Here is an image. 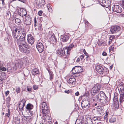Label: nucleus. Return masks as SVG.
Masks as SVG:
<instances>
[{
	"instance_id": "1",
	"label": "nucleus",
	"mask_w": 124,
	"mask_h": 124,
	"mask_svg": "<svg viewBox=\"0 0 124 124\" xmlns=\"http://www.w3.org/2000/svg\"><path fill=\"white\" fill-rule=\"evenodd\" d=\"M106 97L104 92L100 91L97 95H94L92 97L93 101L94 102H99L101 99H102Z\"/></svg>"
},
{
	"instance_id": "2",
	"label": "nucleus",
	"mask_w": 124,
	"mask_h": 124,
	"mask_svg": "<svg viewBox=\"0 0 124 124\" xmlns=\"http://www.w3.org/2000/svg\"><path fill=\"white\" fill-rule=\"evenodd\" d=\"M83 71V68L81 67L76 66L72 69L71 72L73 74V77H76L79 76L80 73Z\"/></svg>"
},
{
	"instance_id": "3",
	"label": "nucleus",
	"mask_w": 124,
	"mask_h": 124,
	"mask_svg": "<svg viewBox=\"0 0 124 124\" xmlns=\"http://www.w3.org/2000/svg\"><path fill=\"white\" fill-rule=\"evenodd\" d=\"M118 89L120 93L119 101L120 104H124V88L123 85L120 86Z\"/></svg>"
},
{
	"instance_id": "4",
	"label": "nucleus",
	"mask_w": 124,
	"mask_h": 124,
	"mask_svg": "<svg viewBox=\"0 0 124 124\" xmlns=\"http://www.w3.org/2000/svg\"><path fill=\"white\" fill-rule=\"evenodd\" d=\"M21 30L19 29L18 28H16L15 30H13L12 32V35L14 40L15 42H17L20 36V33Z\"/></svg>"
},
{
	"instance_id": "5",
	"label": "nucleus",
	"mask_w": 124,
	"mask_h": 124,
	"mask_svg": "<svg viewBox=\"0 0 124 124\" xmlns=\"http://www.w3.org/2000/svg\"><path fill=\"white\" fill-rule=\"evenodd\" d=\"M102 85H101L97 84L91 90V94L93 95H95V94L98 93Z\"/></svg>"
},
{
	"instance_id": "6",
	"label": "nucleus",
	"mask_w": 124,
	"mask_h": 124,
	"mask_svg": "<svg viewBox=\"0 0 124 124\" xmlns=\"http://www.w3.org/2000/svg\"><path fill=\"white\" fill-rule=\"evenodd\" d=\"M41 106L43 116H46V114L48 111V106L45 102H43L41 103Z\"/></svg>"
},
{
	"instance_id": "7",
	"label": "nucleus",
	"mask_w": 124,
	"mask_h": 124,
	"mask_svg": "<svg viewBox=\"0 0 124 124\" xmlns=\"http://www.w3.org/2000/svg\"><path fill=\"white\" fill-rule=\"evenodd\" d=\"M98 2L104 7L108 8L110 5L111 2L110 0H99Z\"/></svg>"
},
{
	"instance_id": "8",
	"label": "nucleus",
	"mask_w": 124,
	"mask_h": 124,
	"mask_svg": "<svg viewBox=\"0 0 124 124\" xmlns=\"http://www.w3.org/2000/svg\"><path fill=\"white\" fill-rule=\"evenodd\" d=\"M82 107L84 108H88L91 106L93 107V105L90 104V102L88 100H83L81 103Z\"/></svg>"
},
{
	"instance_id": "9",
	"label": "nucleus",
	"mask_w": 124,
	"mask_h": 124,
	"mask_svg": "<svg viewBox=\"0 0 124 124\" xmlns=\"http://www.w3.org/2000/svg\"><path fill=\"white\" fill-rule=\"evenodd\" d=\"M114 96L113 98V106L115 108H117L119 107V102L118 100V97L117 96L115 95H114Z\"/></svg>"
},
{
	"instance_id": "10",
	"label": "nucleus",
	"mask_w": 124,
	"mask_h": 124,
	"mask_svg": "<svg viewBox=\"0 0 124 124\" xmlns=\"http://www.w3.org/2000/svg\"><path fill=\"white\" fill-rule=\"evenodd\" d=\"M17 42L19 46H26L28 45L27 44L26 42L25 38H19L17 42Z\"/></svg>"
},
{
	"instance_id": "11",
	"label": "nucleus",
	"mask_w": 124,
	"mask_h": 124,
	"mask_svg": "<svg viewBox=\"0 0 124 124\" xmlns=\"http://www.w3.org/2000/svg\"><path fill=\"white\" fill-rule=\"evenodd\" d=\"M19 49L20 51L23 53H29L30 51L27 50V49L30 48V47L28 45L26 46H19Z\"/></svg>"
},
{
	"instance_id": "12",
	"label": "nucleus",
	"mask_w": 124,
	"mask_h": 124,
	"mask_svg": "<svg viewBox=\"0 0 124 124\" xmlns=\"http://www.w3.org/2000/svg\"><path fill=\"white\" fill-rule=\"evenodd\" d=\"M95 68L96 70L99 73L102 74L104 73V68L100 64L96 65Z\"/></svg>"
},
{
	"instance_id": "13",
	"label": "nucleus",
	"mask_w": 124,
	"mask_h": 124,
	"mask_svg": "<svg viewBox=\"0 0 124 124\" xmlns=\"http://www.w3.org/2000/svg\"><path fill=\"white\" fill-rule=\"evenodd\" d=\"M120 28V27L118 26H112L110 29L111 32L112 34L116 33L119 31Z\"/></svg>"
},
{
	"instance_id": "14",
	"label": "nucleus",
	"mask_w": 124,
	"mask_h": 124,
	"mask_svg": "<svg viewBox=\"0 0 124 124\" xmlns=\"http://www.w3.org/2000/svg\"><path fill=\"white\" fill-rule=\"evenodd\" d=\"M36 47L39 53L42 52L44 50V46L41 43H38L36 45Z\"/></svg>"
},
{
	"instance_id": "15",
	"label": "nucleus",
	"mask_w": 124,
	"mask_h": 124,
	"mask_svg": "<svg viewBox=\"0 0 124 124\" xmlns=\"http://www.w3.org/2000/svg\"><path fill=\"white\" fill-rule=\"evenodd\" d=\"M97 102L100 103L103 105H107L108 103V98L106 96L103 98L101 99L99 102Z\"/></svg>"
},
{
	"instance_id": "16",
	"label": "nucleus",
	"mask_w": 124,
	"mask_h": 124,
	"mask_svg": "<svg viewBox=\"0 0 124 124\" xmlns=\"http://www.w3.org/2000/svg\"><path fill=\"white\" fill-rule=\"evenodd\" d=\"M27 40L28 43L31 45L33 44L35 41L34 38L31 34L28 35Z\"/></svg>"
},
{
	"instance_id": "17",
	"label": "nucleus",
	"mask_w": 124,
	"mask_h": 124,
	"mask_svg": "<svg viewBox=\"0 0 124 124\" xmlns=\"http://www.w3.org/2000/svg\"><path fill=\"white\" fill-rule=\"evenodd\" d=\"M113 10L114 12L118 13H121L122 11L121 7L119 5H115L113 8Z\"/></svg>"
},
{
	"instance_id": "18",
	"label": "nucleus",
	"mask_w": 124,
	"mask_h": 124,
	"mask_svg": "<svg viewBox=\"0 0 124 124\" xmlns=\"http://www.w3.org/2000/svg\"><path fill=\"white\" fill-rule=\"evenodd\" d=\"M57 55L61 57L65 56V52L64 49H58L57 51Z\"/></svg>"
},
{
	"instance_id": "19",
	"label": "nucleus",
	"mask_w": 124,
	"mask_h": 124,
	"mask_svg": "<svg viewBox=\"0 0 124 124\" xmlns=\"http://www.w3.org/2000/svg\"><path fill=\"white\" fill-rule=\"evenodd\" d=\"M25 100H23L19 103V108L20 110L22 111L23 110V107L25 104Z\"/></svg>"
},
{
	"instance_id": "20",
	"label": "nucleus",
	"mask_w": 124,
	"mask_h": 124,
	"mask_svg": "<svg viewBox=\"0 0 124 124\" xmlns=\"http://www.w3.org/2000/svg\"><path fill=\"white\" fill-rule=\"evenodd\" d=\"M23 64L22 61L20 59H18L16 61L15 66L16 69L21 67Z\"/></svg>"
},
{
	"instance_id": "21",
	"label": "nucleus",
	"mask_w": 124,
	"mask_h": 124,
	"mask_svg": "<svg viewBox=\"0 0 124 124\" xmlns=\"http://www.w3.org/2000/svg\"><path fill=\"white\" fill-rule=\"evenodd\" d=\"M18 14L21 16L23 17L25 16L27 14L26 11L25 9L20 8L18 11Z\"/></svg>"
},
{
	"instance_id": "22",
	"label": "nucleus",
	"mask_w": 124,
	"mask_h": 124,
	"mask_svg": "<svg viewBox=\"0 0 124 124\" xmlns=\"http://www.w3.org/2000/svg\"><path fill=\"white\" fill-rule=\"evenodd\" d=\"M76 82V80L75 78H70L67 81V82L72 86L75 85Z\"/></svg>"
},
{
	"instance_id": "23",
	"label": "nucleus",
	"mask_w": 124,
	"mask_h": 124,
	"mask_svg": "<svg viewBox=\"0 0 124 124\" xmlns=\"http://www.w3.org/2000/svg\"><path fill=\"white\" fill-rule=\"evenodd\" d=\"M31 19L30 17H26L24 21L25 24L28 25H29L31 24Z\"/></svg>"
},
{
	"instance_id": "24",
	"label": "nucleus",
	"mask_w": 124,
	"mask_h": 124,
	"mask_svg": "<svg viewBox=\"0 0 124 124\" xmlns=\"http://www.w3.org/2000/svg\"><path fill=\"white\" fill-rule=\"evenodd\" d=\"M61 37V41L64 42L67 41L69 38V36L67 35L62 36Z\"/></svg>"
},
{
	"instance_id": "25",
	"label": "nucleus",
	"mask_w": 124,
	"mask_h": 124,
	"mask_svg": "<svg viewBox=\"0 0 124 124\" xmlns=\"http://www.w3.org/2000/svg\"><path fill=\"white\" fill-rule=\"evenodd\" d=\"M21 30V31H20L21 36H20L19 38H25V37L26 35V33L24 31V29L21 30Z\"/></svg>"
},
{
	"instance_id": "26",
	"label": "nucleus",
	"mask_w": 124,
	"mask_h": 124,
	"mask_svg": "<svg viewBox=\"0 0 124 124\" xmlns=\"http://www.w3.org/2000/svg\"><path fill=\"white\" fill-rule=\"evenodd\" d=\"M74 46V45H73V44H70L67 47H66V48L67 49V54H69V52L70 51L71 49Z\"/></svg>"
},
{
	"instance_id": "27",
	"label": "nucleus",
	"mask_w": 124,
	"mask_h": 124,
	"mask_svg": "<svg viewBox=\"0 0 124 124\" xmlns=\"http://www.w3.org/2000/svg\"><path fill=\"white\" fill-rule=\"evenodd\" d=\"M4 71H6V69L3 67V63L2 62H0V70Z\"/></svg>"
},
{
	"instance_id": "28",
	"label": "nucleus",
	"mask_w": 124,
	"mask_h": 124,
	"mask_svg": "<svg viewBox=\"0 0 124 124\" xmlns=\"http://www.w3.org/2000/svg\"><path fill=\"white\" fill-rule=\"evenodd\" d=\"M50 41L52 42H56L57 41L55 36L54 34L51 36V37L50 38Z\"/></svg>"
},
{
	"instance_id": "29",
	"label": "nucleus",
	"mask_w": 124,
	"mask_h": 124,
	"mask_svg": "<svg viewBox=\"0 0 124 124\" xmlns=\"http://www.w3.org/2000/svg\"><path fill=\"white\" fill-rule=\"evenodd\" d=\"M33 105L29 103L26 106V108L27 110H31L33 108Z\"/></svg>"
},
{
	"instance_id": "30",
	"label": "nucleus",
	"mask_w": 124,
	"mask_h": 124,
	"mask_svg": "<svg viewBox=\"0 0 124 124\" xmlns=\"http://www.w3.org/2000/svg\"><path fill=\"white\" fill-rule=\"evenodd\" d=\"M32 72L33 75H35L39 73L38 70L36 68L34 69H33Z\"/></svg>"
},
{
	"instance_id": "31",
	"label": "nucleus",
	"mask_w": 124,
	"mask_h": 124,
	"mask_svg": "<svg viewBox=\"0 0 124 124\" xmlns=\"http://www.w3.org/2000/svg\"><path fill=\"white\" fill-rule=\"evenodd\" d=\"M14 121L16 124H18L20 123V118L17 117H15L13 119Z\"/></svg>"
},
{
	"instance_id": "32",
	"label": "nucleus",
	"mask_w": 124,
	"mask_h": 124,
	"mask_svg": "<svg viewBox=\"0 0 124 124\" xmlns=\"http://www.w3.org/2000/svg\"><path fill=\"white\" fill-rule=\"evenodd\" d=\"M97 113L98 114H102L103 113V110L100 108H98L96 109Z\"/></svg>"
},
{
	"instance_id": "33",
	"label": "nucleus",
	"mask_w": 124,
	"mask_h": 124,
	"mask_svg": "<svg viewBox=\"0 0 124 124\" xmlns=\"http://www.w3.org/2000/svg\"><path fill=\"white\" fill-rule=\"evenodd\" d=\"M45 120L46 122H50L51 121V117L48 116H46L45 117Z\"/></svg>"
},
{
	"instance_id": "34",
	"label": "nucleus",
	"mask_w": 124,
	"mask_h": 124,
	"mask_svg": "<svg viewBox=\"0 0 124 124\" xmlns=\"http://www.w3.org/2000/svg\"><path fill=\"white\" fill-rule=\"evenodd\" d=\"M85 124H93V122L92 121L91 119H88L87 120H85Z\"/></svg>"
},
{
	"instance_id": "35",
	"label": "nucleus",
	"mask_w": 124,
	"mask_h": 124,
	"mask_svg": "<svg viewBox=\"0 0 124 124\" xmlns=\"http://www.w3.org/2000/svg\"><path fill=\"white\" fill-rule=\"evenodd\" d=\"M47 7L49 11L50 12H52V7L50 6V4H48L47 5Z\"/></svg>"
},
{
	"instance_id": "36",
	"label": "nucleus",
	"mask_w": 124,
	"mask_h": 124,
	"mask_svg": "<svg viewBox=\"0 0 124 124\" xmlns=\"http://www.w3.org/2000/svg\"><path fill=\"white\" fill-rule=\"evenodd\" d=\"M50 75V80H52L53 79V73L51 72L49 70L47 69Z\"/></svg>"
},
{
	"instance_id": "37",
	"label": "nucleus",
	"mask_w": 124,
	"mask_h": 124,
	"mask_svg": "<svg viewBox=\"0 0 124 124\" xmlns=\"http://www.w3.org/2000/svg\"><path fill=\"white\" fill-rule=\"evenodd\" d=\"M37 1L38 3L41 4H42L44 5L45 4V1L44 0H37Z\"/></svg>"
},
{
	"instance_id": "38",
	"label": "nucleus",
	"mask_w": 124,
	"mask_h": 124,
	"mask_svg": "<svg viewBox=\"0 0 124 124\" xmlns=\"http://www.w3.org/2000/svg\"><path fill=\"white\" fill-rule=\"evenodd\" d=\"M36 4L37 5V7L38 8H42V7L44 6L43 5L41 4L40 3H38V2H36Z\"/></svg>"
},
{
	"instance_id": "39",
	"label": "nucleus",
	"mask_w": 124,
	"mask_h": 124,
	"mask_svg": "<svg viewBox=\"0 0 124 124\" xmlns=\"http://www.w3.org/2000/svg\"><path fill=\"white\" fill-rule=\"evenodd\" d=\"M15 22L18 25L21 22V20L20 19L17 18H16L15 19Z\"/></svg>"
},
{
	"instance_id": "40",
	"label": "nucleus",
	"mask_w": 124,
	"mask_h": 124,
	"mask_svg": "<svg viewBox=\"0 0 124 124\" xmlns=\"http://www.w3.org/2000/svg\"><path fill=\"white\" fill-rule=\"evenodd\" d=\"M26 112L28 114V115L29 116H32V112L31 111L29 110H27L26 111Z\"/></svg>"
},
{
	"instance_id": "41",
	"label": "nucleus",
	"mask_w": 124,
	"mask_h": 124,
	"mask_svg": "<svg viewBox=\"0 0 124 124\" xmlns=\"http://www.w3.org/2000/svg\"><path fill=\"white\" fill-rule=\"evenodd\" d=\"M116 118L113 117H112L109 120V122L110 123H114L116 121Z\"/></svg>"
},
{
	"instance_id": "42",
	"label": "nucleus",
	"mask_w": 124,
	"mask_h": 124,
	"mask_svg": "<svg viewBox=\"0 0 124 124\" xmlns=\"http://www.w3.org/2000/svg\"><path fill=\"white\" fill-rule=\"evenodd\" d=\"M32 88L30 86H27V91L29 92H31Z\"/></svg>"
},
{
	"instance_id": "43",
	"label": "nucleus",
	"mask_w": 124,
	"mask_h": 124,
	"mask_svg": "<svg viewBox=\"0 0 124 124\" xmlns=\"http://www.w3.org/2000/svg\"><path fill=\"white\" fill-rule=\"evenodd\" d=\"M16 91L17 93H19L20 91V89L19 87H17L16 89Z\"/></svg>"
},
{
	"instance_id": "44",
	"label": "nucleus",
	"mask_w": 124,
	"mask_h": 124,
	"mask_svg": "<svg viewBox=\"0 0 124 124\" xmlns=\"http://www.w3.org/2000/svg\"><path fill=\"white\" fill-rule=\"evenodd\" d=\"M83 52L84 54L86 56H87L86 58H87L88 57H89L88 56V54L86 52L85 50L84 49L83 50Z\"/></svg>"
},
{
	"instance_id": "45",
	"label": "nucleus",
	"mask_w": 124,
	"mask_h": 124,
	"mask_svg": "<svg viewBox=\"0 0 124 124\" xmlns=\"http://www.w3.org/2000/svg\"><path fill=\"white\" fill-rule=\"evenodd\" d=\"M104 72H105V73L106 74H108V69L106 68H104Z\"/></svg>"
},
{
	"instance_id": "46",
	"label": "nucleus",
	"mask_w": 124,
	"mask_h": 124,
	"mask_svg": "<svg viewBox=\"0 0 124 124\" xmlns=\"http://www.w3.org/2000/svg\"><path fill=\"white\" fill-rule=\"evenodd\" d=\"M88 119H91L90 116L88 115L85 116V120H87Z\"/></svg>"
},
{
	"instance_id": "47",
	"label": "nucleus",
	"mask_w": 124,
	"mask_h": 124,
	"mask_svg": "<svg viewBox=\"0 0 124 124\" xmlns=\"http://www.w3.org/2000/svg\"><path fill=\"white\" fill-rule=\"evenodd\" d=\"M34 26L35 27L37 26V21L36 20V18H34Z\"/></svg>"
},
{
	"instance_id": "48",
	"label": "nucleus",
	"mask_w": 124,
	"mask_h": 124,
	"mask_svg": "<svg viewBox=\"0 0 124 124\" xmlns=\"http://www.w3.org/2000/svg\"><path fill=\"white\" fill-rule=\"evenodd\" d=\"M114 48V47L112 46L110 47L109 48V51L110 53L111 51L113 50Z\"/></svg>"
},
{
	"instance_id": "49",
	"label": "nucleus",
	"mask_w": 124,
	"mask_h": 124,
	"mask_svg": "<svg viewBox=\"0 0 124 124\" xmlns=\"http://www.w3.org/2000/svg\"><path fill=\"white\" fill-rule=\"evenodd\" d=\"M43 13V11H40L38 12V14L39 16H41Z\"/></svg>"
},
{
	"instance_id": "50",
	"label": "nucleus",
	"mask_w": 124,
	"mask_h": 124,
	"mask_svg": "<svg viewBox=\"0 0 124 124\" xmlns=\"http://www.w3.org/2000/svg\"><path fill=\"white\" fill-rule=\"evenodd\" d=\"M115 38V36H111L109 37V39L110 40H112L113 39Z\"/></svg>"
},
{
	"instance_id": "51",
	"label": "nucleus",
	"mask_w": 124,
	"mask_h": 124,
	"mask_svg": "<svg viewBox=\"0 0 124 124\" xmlns=\"http://www.w3.org/2000/svg\"><path fill=\"white\" fill-rule=\"evenodd\" d=\"M33 89L34 90H36L37 89V88H38V86L37 85H33Z\"/></svg>"
},
{
	"instance_id": "52",
	"label": "nucleus",
	"mask_w": 124,
	"mask_h": 124,
	"mask_svg": "<svg viewBox=\"0 0 124 124\" xmlns=\"http://www.w3.org/2000/svg\"><path fill=\"white\" fill-rule=\"evenodd\" d=\"M6 16H8L10 14V13L9 11H7L6 13Z\"/></svg>"
},
{
	"instance_id": "53",
	"label": "nucleus",
	"mask_w": 124,
	"mask_h": 124,
	"mask_svg": "<svg viewBox=\"0 0 124 124\" xmlns=\"http://www.w3.org/2000/svg\"><path fill=\"white\" fill-rule=\"evenodd\" d=\"M9 91H6L5 92L6 96H7L8 94H9Z\"/></svg>"
},
{
	"instance_id": "54",
	"label": "nucleus",
	"mask_w": 124,
	"mask_h": 124,
	"mask_svg": "<svg viewBox=\"0 0 124 124\" xmlns=\"http://www.w3.org/2000/svg\"><path fill=\"white\" fill-rule=\"evenodd\" d=\"M10 115V113H7L6 114L5 116H6L8 117H9V116Z\"/></svg>"
},
{
	"instance_id": "55",
	"label": "nucleus",
	"mask_w": 124,
	"mask_h": 124,
	"mask_svg": "<svg viewBox=\"0 0 124 124\" xmlns=\"http://www.w3.org/2000/svg\"><path fill=\"white\" fill-rule=\"evenodd\" d=\"M108 114V112H107L106 113L105 115L104 116V118H107V117Z\"/></svg>"
},
{
	"instance_id": "56",
	"label": "nucleus",
	"mask_w": 124,
	"mask_h": 124,
	"mask_svg": "<svg viewBox=\"0 0 124 124\" xmlns=\"http://www.w3.org/2000/svg\"><path fill=\"white\" fill-rule=\"evenodd\" d=\"M107 54L105 52H103L102 53V55L103 56H105L107 55Z\"/></svg>"
},
{
	"instance_id": "57",
	"label": "nucleus",
	"mask_w": 124,
	"mask_h": 124,
	"mask_svg": "<svg viewBox=\"0 0 124 124\" xmlns=\"http://www.w3.org/2000/svg\"><path fill=\"white\" fill-rule=\"evenodd\" d=\"M64 92L65 93L68 94V93H70V91L69 90H67L65 91Z\"/></svg>"
},
{
	"instance_id": "58",
	"label": "nucleus",
	"mask_w": 124,
	"mask_h": 124,
	"mask_svg": "<svg viewBox=\"0 0 124 124\" xmlns=\"http://www.w3.org/2000/svg\"><path fill=\"white\" fill-rule=\"evenodd\" d=\"M80 57L81 60H82L83 59L84 57V55H82L80 56Z\"/></svg>"
},
{
	"instance_id": "59",
	"label": "nucleus",
	"mask_w": 124,
	"mask_h": 124,
	"mask_svg": "<svg viewBox=\"0 0 124 124\" xmlns=\"http://www.w3.org/2000/svg\"><path fill=\"white\" fill-rule=\"evenodd\" d=\"M80 61V59L79 58H77L76 61L77 62H79Z\"/></svg>"
},
{
	"instance_id": "60",
	"label": "nucleus",
	"mask_w": 124,
	"mask_h": 124,
	"mask_svg": "<svg viewBox=\"0 0 124 124\" xmlns=\"http://www.w3.org/2000/svg\"><path fill=\"white\" fill-rule=\"evenodd\" d=\"M75 95L76 96H78L79 95V92H77L75 93Z\"/></svg>"
},
{
	"instance_id": "61",
	"label": "nucleus",
	"mask_w": 124,
	"mask_h": 124,
	"mask_svg": "<svg viewBox=\"0 0 124 124\" xmlns=\"http://www.w3.org/2000/svg\"><path fill=\"white\" fill-rule=\"evenodd\" d=\"M3 79L1 77H0V83H1L2 82Z\"/></svg>"
},
{
	"instance_id": "62",
	"label": "nucleus",
	"mask_w": 124,
	"mask_h": 124,
	"mask_svg": "<svg viewBox=\"0 0 124 124\" xmlns=\"http://www.w3.org/2000/svg\"><path fill=\"white\" fill-rule=\"evenodd\" d=\"M98 118L96 117H95L93 119L94 121H95L96 120H98Z\"/></svg>"
},
{
	"instance_id": "63",
	"label": "nucleus",
	"mask_w": 124,
	"mask_h": 124,
	"mask_svg": "<svg viewBox=\"0 0 124 124\" xmlns=\"http://www.w3.org/2000/svg\"><path fill=\"white\" fill-rule=\"evenodd\" d=\"M0 1H2V4L3 5H4L5 4V3L4 2V1L5 0H0Z\"/></svg>"
},
{
	"instance_id": "64",
	"label": "nucleus",
	"mask_w": 124,
	"mask_h": 124,
	"mask_svg": "<svg viewBox=\"0 0 124 124\" xmlns=\"http://www.w3.org/2000/svg\"><path fill=\"white\" fill-rule=\"evenodd\" d=\"M85 24L87 23L88 24L89 23L86 20H85Z\"/></svg>"
}]
</instances>
